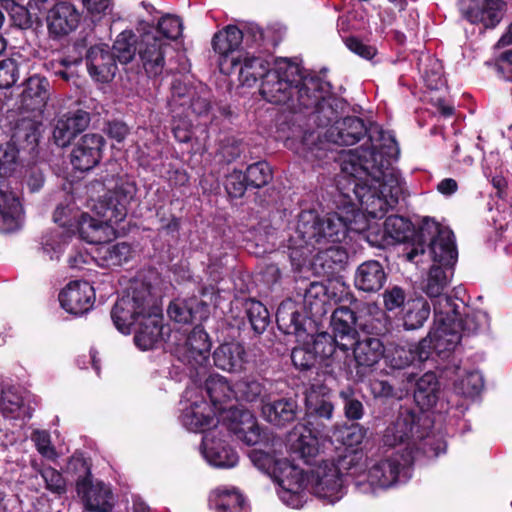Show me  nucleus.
I'll return each mask as SVG.
<instances>
[{
	"mask_svg": "<svg viewBox=\"0 0 512 512\" xmlns=\"http://www.w3.org/2000/svg\"><path fill=\"white\" fill-rule=\"evenodd\" d=\"M240 60L237 66L239 69V80L242 85L252 87L256 82L261 79L263 81L266 73L272 66L264 57L256 55L255 52H241L239 51Z\"/></svg>",
	"mask_w": 512,
	"mask_h": 512,
	"instance_id": "2f4dec72",
	"label": "nucleus"
},
{
	"mask_svg": "<svg viewBox=\"0 0 512 512\" xmlns=\"http://www.w3.org/2000/svg\"><path fill=\"white\" fill-rule=\"evenodd\" d=\"M339 396L343 402L346 418L349 420H360L364 415V406L355 396V392L348 387L341 390Z\"/></svg>",
	"mask_w": 512,
	"mask_h": 512,
	"instance_id": "e2e57ef3",
	"label": "nucleus"
},
{
	"mask_svg": "<svg viewBox=\"0 0 512 512\" xmlns=\"http://www.w3.org/2000/svg\"><path fill=\"white\" fill-rule=\"evenodd\" d=\"M246 313L253 330L263 333L270 321L267 308L259 301L249 299L245 302Z\"/></svg>",
	"mask_w": 512,
	"mask_h": 512,
	"instance_id": "5fc2aeb1",
	"label": "nucleus"
},
{
	"mask_svg": "<svg viewBox=\"0 0 512 512\" xmlns=\"http://www.w3.org/2000/svg\"><path fill=\"white\" fill-rule=\"evenodd\" d=\"M136 193L137 187L134 181L119 178L114 189L109 190L104 199L99 202V206L94 207L101 219H95L86 213H82L78 218L75 227L81 239L98 245L107 242L114 235L112 224L125 219L128 207Z\"/></svg>",
	"mask_w": 512,
	"mask_h": 512,
	"instance_id": "20e7f679",
	"label": "nucleus"
},
{
	"mask_svg": "<svg viewBox=\"0 0 512 512\" xmlns=\"http://www.w3.org/2000/svg\"><path fill=\"white\" fill-rule=\"evenodd\" d=\"M192 390L187 389L185 392L186 401H182L183 409L180 416L182 425L192 432H204L210 426L216 427L215 414L209 404L201 400L191 401Z\"/></svg>",
	"mask_w": 512,
	"mask_h": 512,
	"instance_id": "2eb2a0df",
	"label": "nucleus"
},
{
	"mask_svg": "<svg viewBox=\"0 0 512 512\" xmlns=\"http://www.w3.org/2000/svg\"><path fill=\"white\" fill-rule=\"evenodd\" d=\"M369 141L370 147L341 156L335 211L322 217L315 210H303L298 215L295 235L290 239L291 259L308 261L317 274L328 276L341 269L348 254L339 243L349 233L372 234L368 216L382 218L403 193L400 173L392 166L400 152L394 134L374 127Z\"/></svg>",
	"mask_w": 512,
	"mask_h": 512,
	"instance_id": "f257e3e1",
	"label": "nucleus"
},
{
	"mask_svg": "<svg viewBox=\"0 0 512 512\" xmlns=\"http://www.w3.org/2000/svg\"><path fill=\"white\" fill-rule=\"evenodd\" d=\"M132 247L126 242H104L96 248L95 261L102 267L120 266L132 257Z\"/></svg>",
	"mask_w": 512,
	"mask_h": 512,
	"instance_id": "e433bc0d",
	"label": "nucleus"
},
{
	"mask_svg": "<svg viewBox=\"0 0 512 512\" xmlns=\"http://www.w3.org/2000/svg\"><path fill=\"white\" fill-rule=\"evenodd\" d=\"M190 108L199 117L211 114V124H217L219 118L227 117L229 114L228 109L224 106H211L209 92L203 87L199 92H194L191 95Z\"/></svg>",
	"mask_w": 512,
	"mask_h": 512,
	"instance_id": "c03bdc74",
	"label": "nucleus"
},
{
	"mask_svg": "<svg viewBox=\"0 0 512 512\" xmlns=\"http://www.w3.org/2000/svg\"><path fill=\"white\" fill-rule=\"evenodd\" d=\"M242 32L244 36L242 41L245 46L255 49V52L269 51L276 46V42L270 39V30H263L257 25H250Z\"/></svg>",
	"mask_w": 512,
	"mask_h": 512,
	"instance_id": "09e8293b",
	"label": "nucleus"
},
{
	"mask_svg": "<svg viewBox=\"0 0 512 512\" xmlns=\"http://www.w3.org/2000/svg\"><path fill=\"white\" fill-rule=\"evenodd\" d=\"M162 320V309L159 307L152 309L144 320L137 323L139 328L136 330L134 342L139 349L150 350L160 341L163 328Z\"/></svg>",
	"mask_w": 512,
	"mask_h": 512,
	"instance_id": "c756f323",
	"label": "nucleus"
},
{
	"mask_svg": "<svg viewBox=\"0 0 512 512\" xmlns=\"http://www.w3.org/2000/svg\"><path fill=\"white\" fill-rule=\"evenodd\" d=\"M49 99V82L46 78L34 75L25 83L21 94V106L27 111L35 113L39 117Z\"/></svg>",
	"mask_w": 512,
	"mask_h": 512,
	"instance_id": "cd10ccee",
	"label": "nucleus"
},
{
	"mask_svg": "<svg viewBox=\"0 0 512 512\" xmlns=\"http://www.w3.org/2000/svg\"><path fill=\"white\" fill-rule=\"evenodd\" d=\"M74 230L54 228L41 237V250L50 260L59 259Z\"/></svg>",
	"mask_w": 512,
	"mask_h": 512,
	"instance_id": "37998d69",
	"label": "nucleus"
},
{
	"mask_svg": "<svg viewBox=\"0 0 512 512\" xmlns=\"http://www.w3.org/2000/svg\"><path fill=\"white\" fill-rule=\"evenodd\" d=\"M40 126V120L23 118L17 125L13 138L17 140L24 138L29 144H36L40 135Z\"/></svg>",
	"mask_w": 512,
	"mask_h": 512,
	"instance_id": "69168bd1",
	"label": "nucleus"
},
{
	"mask_svg": "<svg viewBox=\"0 0 512 512\" xmlns=\"http://www.w3.org/2000/svg\"><path fill=\"white\" fill-rule=\"evenodd\" d=\"M0 408L7 418H30L29 409L24 405L23 398L14 387L5 388L2 391Z\"/></svg>",
	"mask_w": 512,
	"mask_h": 512,
	"instance_id": "49530a36",
	"label": "nucleus"
},
{
	"mask_svg": "<svg viewBox=\"0 0 512 512\" xmlns=\"http://www.w3.org/2000/svg\"><path fill=\"white\" fill-rule=\"evenodd\" d=\"M205 388L215 412H219L221 415L224 414L228 408L222 405L227 401L235 399L234 385H230L224 376L212 374L206 380Z\"/></svg>",
	"mask_w": 512,
	"mask_h": 512,
	"instance_id": "4c0bfd02",
	"label": "nucleus"
},
{
	"mask_svg": "<svg viewBox=\"0 0 512 512\" xmlns=\"http://www.w3.org/2000/svg\"><path fill=\"white\" fill-rule=\"evenodd\" d=\"M32 466L41 475L47 490L59 495L65 493L66 481L59 471L52 467L40 469L35 462H32Z\"/></svg>",
	"mask_w": 512,
	"mask_h": 512,
	"instance_id": "680f3d73",
	"label": "nucleus"
},
{
	"mask_svg": "<svg viewBox=\"0 0 512 512\" xmlns=\"http://www.w3.org/2000/svg\"><path fill=\"white\" fill-rule=\"evenodd\" d=\"M77 492L89 510L109 512L112 509L111 491L102 482L93 483L89 477H85L77 482Z\"/></svg>",
	"mask_w": 512,
	"mask_h": 512,
	"instance_id": "393cba45",
	"label": "nucleus"
},
{
	"mask_svg": "<svg viewBox=\"0 0 512 512\" xmlns=\"http://www.w3.org/2000/svg\"><path fill=\"white\" fill-rule=\"evenodd\" d=\"M430 357L428 339H422L417 344H392L384 353L387 366L394 370L405 369L416 361L424 362Z\"/></svg>",
	"mask_w": 512,
	"mask_h": 512,
	"instance_id": "f3484780",
	"label": "nucleus"
},
{
	"mask_svg": "<svg viewBox=\"0 0 512 512\" xmlns=\"http://www.w3.org/2000/svg\"><path fill=\"white\" fill-rule=\"evenodd\" d=\"M368 130L364 121L355 116L345 117L328 128L325 132L319 129L306 131L298 151L308 161L333 159L332 145H354Z\"/></svg>",
	"mask_w": 512,
	"mask_h": 512,
	"instance_id": "423d86ee",
	"label": "nucleus"
},
{
	"mask_svg": "<svg viewBox=\"0 0 512 512\" xmlns=\"http://www.w3.org/2000/svg\"><path fill=\"white\" fill-rule=\"evenodd\" d=\"M90 123L89 113L75 109L59 113L54 119L53 140L59 147L68 146L77 135L82 133Z\"/></svg>",
	"mask_w": 512,
	"mask_h": 512,
	"instance_id": "dca6fc26",
	"label": "nucleus"
},
{
	"mask_svg": "<svg viewBox=\"0 0 512 512\" xmlns=\"http://www.w3.org/2000/svg\"><path fill=\"white\" fill-rule=\"evenodd\" d=\"M59 302L66 312L82 315L94 305V288L86 281H71L59 293Z\"/></svg>",
	"mask_w": 512,
	"mask_h": 512,
	"instance_id": "a211bd4d",
	"label": "nucleus"
},
{
	"mask_svg": "<svg viewBox=\"0 0 512 512\" xmlns=\"http://www.w3.org/2000/svg\"><path fill=\"white\" fill-rule=\"evenodd\" d=\"M356 316L348 307L341 306L334 310L331 316L333 337L342 351H346L357 339Z\"/></svg>",
	"mask_w": 512,
	"mask_h": 512,
	"instance_id": "b1692460",
	"label": "nucleus"
},
{
	"mask_svg": "<svg viewBox=\"0 0 512 512\" xmlns=\"http://www.w3.org/2000/svg\"><path fill=\"white\" fill-rule=\"evenodd\" d=\"M176 340L174 353L177 358L191 368L204 367L209 361L211 343L208 334L199 326L189 334L174 333Z\"/></svg>",
	"mask_w": 512,
	"mask_h": 512,
	"instance_id": "f8f14e48",
	"label": "nucleus"
},
{
	"mask_svg": "<svg viewBox=\"0 0 512 512\" xmlns=\"http://www.w3.org/2000/svg\"><path fill=\"white\" fill-rule=\"evenodd\" d=\"M262 416L275 426H284L296 417L297 405L292 399H279L262 405Z\"/></svg>",
	"mask_w": 512,
	"mask_h": 512,
	"instance_id": "ea45409f",
	"label": "nucleus"
},
{
	"mask_svg": "<svg viewBox=\"0 0 512 512\" xmlns=\"http://www.w3.org/2000/svg\"><path fill=\"white\" fill-rule=\"evenodd\" d=\"M201 454L208 464L217 468H232L239 461L237 452L227 444L223 430L219 426L204 434Z\"/></svg>",
	"mask_w": 512,
	"mask_h": 512,
	"instance_id": "ddd939ff",
	"label": "nucleus"
},
{
	"mask_svg": "<svg viewBox=\"0 0 512 512\" xmlns=\"http://www.w3.org/2000/svg\"><path fill=\"white\" fill-rule=\"evenodd\" d=\"M138 42L139 40L131 31L121 32L117 36L113 44V52H111L115 60L117 59L120 63L130 62L138 51Z\"/></svg>",
	"mask_w": 512,
	"mask_h": 512,
	"instance_id": "8fccbe9b",
	"label": "nucleus"
},
{
	"mask_svg": "<svg viewBox=\"0 0 512 512\" xmlns=\"http://www.w3.org/2000/svg\"><path fill=\"white\" fill-rule=\"evenodd\" d=\"M214 365L226 372H240L246 363V352L238 342L219 345L213 352Z\"/></svg>",
	"mask_w": 512,
	"mask_h": 512,
	"instance_id": "473e14b6",
	"label": "nucleus"
},
{
	"mask_svg": "<svg viewBox=\"0 0 512 512\" xmlns=\"http://www.w3.org/2000/svg\"><path fill=\"white\" fill-rule=\"evenodd\" d=\"M243 32L236 26L229 25L216 33L212 40L214 51L219 54V68L221 72L230 74L240 60L237 48L243 40Z\"/></svg>",
	"mask_w": 512,
	"mask_h": 512,
	"instance_id": "4468645a",
	"label": "nucleus"
},
{
	"mask_svg": "<svg viewBox=\"0 0 512 512\" xmlns=\"http://www.w3.org/2000/svg\"><path fill=\"white\" fill-rule=\"evenodd\" d=\"M24 222V209L19 196L12 191L0 190V232L11 233Z\"/></svg>",
	"mask_w": 512,
	"mask_h": 512,
	"instance_id": "bb28decb",
	"label": "nucleus"
},
{
	"mask_svg": "<svg viewBox=\"0 0 512 512\" xmlns=\"http://www.w3.org/2000/svg\"><path fill=\"white\" fill-rule=\"evenodd\" d=\"M159 307L149 287L136 282L118 298L112 308L111 318L119 332L130 334L133 325L144 320L152 309Z\"/></svg>",
	"mask_w": 512,
	"mask_h": 512,
	"instance_id": "6e6552de",
	"label": "nucleus"
},
{
	"mask_svg": "<svg viewBox=\"0 0 512 512\" xmlns=\"http://www.w3.org/2000/svg\"><path fill=\"white\" fill-rule=\"evenodd\" d=\"M245 176L249 186L261 188L272 180V170L267 162L259 161L248 166Z\"/></svg>",
	"mask_w": 512,
	"mask_h": 512,
	"instance_id": "4d7b16f0",
	"label": "nucleus"
},
{
	"mask_svg": "<svg viewBox=\"0 0 512 512\" xmlns=\"http://www.w3.org/2000/svg\"><path fill=\"white\" fill-rule=\"evenodd\" d=\"M313 494L326 504H335L346 493L343 475L333 461H322L309 477Z\"/></svg>",
	"mask_w": 512,
	"mask_h": 512,
	"instance_id": "9d476101",
	"label": "nucleus"
},
{
	"mask_svg": "<svg viewBox=\"0 0 512 512\" xmlns=\"http://www.w3.org/2000/svg\"><path fill=\"white\" fill-rule=\"evenodd\" d=\"M430 305L423 297L409 300L403 308L402 321L405 330L421 328L430 315Z\"/></svg>",
	"mask_w": 512,
	"mask_h": 512,
	"instance_id": "a19ab883",
	"label": "nucleus"
},
{
	"mask_svg": "<svg viewBox=\"0 0 512 512\" xmlns=\"http://www.w3.org/2000/svg\"><path fill=\"white\" fill-rule=\"evenodd\" d=\"M315 75L305 74L298 62L290 58H277L273 61L261 81L260 94L269 103L286 105L292 111L300 107L299 92L306 94L303 89L306 80Z\"/></svg>",
	"mask_w": 512,
	"mask_h": 512,
	"instance_id": "39448f33",
	"label": "nucleus"
},
{
	"mask_svg": "<svg viewBox=\"0 0 512 512\" xmlns=\"http://www.w3.org/2000/svg\"><path fill=\"white\" fill-rule=\"evenodd\" d=\"M305 316L300 312L298 305L291 299L283 301L276 312L278 328L285 334L302 337Z\"/></svg>",
	"mask_w": 512,
	"mask_h": 512,
	"instance_id": "72a5a7b5",
	"label": "nucleus"
},
{
	"mask_svg": "<svg viewBox=\"0 0 512 512\" xmlns=\"http://www.w3.org/2000/svg\"><path fill=\"white\" fill-rule=\"evenodd\" d=\"M483 388V379L479 372H466L460 379L454 383V389L458 394L465 397H474L480 393Z\"/></svg>",
	"mask_w": 512,
	"mask_h": 512,
	"instance_id": "6e6d98bb",
	"label": "nucleus"
},
{
	"mask_svg": "<svg viewBox=\"0 0 512 512\" xmlns=\"http://www.w3.org/2000/svg\"><path fill=\"white\" fill-rule=\"evenodd\" d=\"M140 26L146 27V30L152 31L155 35L162 34L164 40H175L182 34L183 24L179 17L174 15H165L159 22L157 27H152L147 24H141Z\"/></svg>",
	"mask_w": 512,
	"mask_h": 512,
	"instance_id": "864d4df0",
	"label": "nucleus"
},
{
	"mask_svg": "<svg viewBox=\"0 0 512 512\" xmlns=\"http://www.w3.org/2000/svg\"><path fill=\"white\" fill-rule=\"evenodd\" d=\"M434 309V323H456L458 305L445 293L430 298Z\"/></svg>",
	"mask_w": 512,
	"mask_h": 512,
	"instance_id": "3c124183",
	"label": "nucleus"
},
{
	"mask_svg": "<svg viewBox=\"0 0 512 512\" xmlns=\"http://www.w3.org/2000/svg\"><path fill=\"white\" fill-rule=\"evenodd\" d=\"M303 89L308 91L303 94V90H300L298 111L312 109L313 121L318 123V129L323 132L321 127L337 121L339 109L342 108L343 103L331 95L330 85L317 76L308 78Z\"/></svg>",
	"mask_w": 512,
	"mask_h": 512,
	"instance_id": "1a4fd4ad",
	"label": "nucleus"
},
{
	"mask_svg": "<svg viewBox=\"0 0 512 512\" xmlns=\"http://www.w3.org/2000/svg\"><path fill=\"white\" fill-rule=\"evenodd\" d=\"M306 416L330 420L333 417L334 405L331 402L330 389L322 384H313L309 387L305 397ZM311 425L310 420L307 421Z\"/></svg>",
	"mask_w": 512,
	"mask_h": 512,
	"instance_id": "c85d7f7f",
	"label": "nucleus"
},
{
	"mask_svg": "<svg viewBox=\"0 0 512 512\" xmlns=\"http://www.w3.org/2000/svg\"><path fill=\"white\" fill-rule=\"evenodd\" d=\"M290 451L310 463L319 453V440L306 424H297L288 434Z\"/></svg>",
	"mask_w": 512,
	"mask_h": 512,
	"instance_id": "a878e982",
	"label": "nucleus"
},
{
	"mask_svg": "<svg viewBox=\"0 0 512 512\" xmlns=\"http://www.w3.org/2000/svg\"><path fill=\"white\" fill-rule=\"evenodd\" d=\"M429 241V252L433 265L453 268L458 258L453 232L433 219H426L417 235V243L405 252L408 261L418 263L417 257L425 251L424 242Z\"/></svg>",
	"mask_w": 512,
	"mask_h": 512,
	"instance_id": "0eeeda50",
	"label": "nucleus"
},
{
	"mask_svg": "<svg viewBox=\"0 0 512 512\" xmlns=\"http://www.w3.org/2000/svg\"><path fill=\"white\" fill-rule=\"evenodd\" d=\"M86 63L90 76L98 82H109L116 74V60L105 44L91 47L86 55Z\"/></svg>",
	"mask_w": 512,
	"mask_h": 512,
	"instance_id": "4be33fe9",
	"label": "nucleus"
},
{
	"mask_svg": "<svg viewBox=\"0 0 512 512\" xmlns=\"http://www.w3.org/2000/svg\"><path fill=\"white\" fill-rule=\"evenodd\" d=\"M291 360L294 366L300 370L310 369L317 361L316 354L309 345L294 348L291 353Z\"/></svg>",
	"mask_w": 512,
	"mask_h": 512,
	"instance_id": "774afa93",
	"label": "nucleus"
},
{
	"mask_svg": "<svg viewBox=\"0 0 512 512\" xmlns=\"http://www.w3.org/2000/svg\"><path fill=\"white\" fill-rule=\"evenodd\" d=\"M209 506L215 512H248L249 507L242 493L233 486H219L209 496Z\"/></svg>",
	"mask_w": 512,
	"mask_h": 512,
	"instance_id": "7c9ffc66",
	"label": "nucleus"
},
{
	"mask_svg": "<svg viewBox=\"0 0 512 512\" xmlns=\"http://www.w3.org/2000/svg\"><path fill=\"white\" fill-rule=\"evenodd\" d=\"M19 150L15 143L0 145V177L12 175L18 167Z\"/></svg>",
	"mask_w": 512,
	"mask_h": 512,
	"instance_id": "bf43d9fd",
	"label": "nucleus"
},
{
	"mask_svg": "<svg viewBox=\"0 0 512 512\" xmlns=\"http://www.w3.org/2000/svg\"><path fill=\"white\" fill-rule=\"evenodd\" d=\"M439 382L433 372L425 373L416 382L414 399L422 410L433 407L438 399Z\"/></svg>",
	"mask_w": 512,
	"mask_h": 512,
	"instance_id": "79ce46f5",
	"label": "nucleus"
},
{
	"mask_svg": "<svg viewBox=\"0 0 512 512\" xmlns=\"http://www.w3.org/2000/svg\"><path fill=\"white\" fill-rule=\"evenodd\" d=\"M420 70L423 74V80L429 89L438 90L445 85L443 66L438 59L430 56L421 59Z\"/></svg>",
	"mask_w": 512,
	"mask_h": 512,
	"instance_id": "603ef678",
	"label": "nucleus"
},
{
	"mask_svg": "<svg viewBox=\"0 0 512 512\" xmlns=\"http://www.w3.org/2000/svg\"><path fill=\"white\" fill-rule=\"evenodd\" d=\"M223 426L246 445L264 448L249 452L252 464L276 484L279 499L288 507L299 509L306 502L303 471L284 457L285 444L280 437L262 434L255 416L247 409L229 407L221 415Z\"/></svg>",
	"mask_w": 512,
	"mask_h": 512,
	"instance_id": "7ed1b4c3",
	"label": "nucleus"
},
{
	"mask_svg": "<svg viewBox=\"0 0 512 512\" xmlns=\"http://www.w3.org/2000/svg\"><path fill=\"white\" fill-rule=\"evenodd\" d=\"M235 399L247 402L256 401L263 392L262 384L251 377L239 380L235 385Z\"/></svg>",
	"mask_w": 512,
	"mask_h": 512,
	"instance_id": "13d9d810",
	"label": "nucleus"
},
{
	"mask_svg": "<svg viewBox=\"0 0 512 512\" xmlns=\"http://www.w3.org/2000/svg\"><path fill=\"white\" fill-rule=\"evenodd\" d=\"M327 288L323 283L312 282L305 290L303 305L311 316H319L326 312Z\"/></svg>",
	"mask_w": 512,
	"mask_h": 512,
	"instance_id": "de8ad7c7",
	"label": "nucleus"
},
{
	"mask_svg": "<svg viewBox=\"0 0 512 512\" xmlns=\"http://www.w3.org/2000/svg\"><path fill=\"white\" fill-rule=\"evenodd\" d=\"M104 138L100 134L83 135L73 146L70 154L72 166L79 171H89L101 160Z\"/></svg>",
	"mask_w": 512,
	"mask_h": 512,
	"instance_id": "6ab92c4d",
	"label": "nucleus"
},
{
	"mask_svg": "<svg viewBox=\"0 0 512 512\" xmlns=\"http://www.w3.org/2000/svg\"><path fill=\"white\" fill-rule=\"evenodd\" d=\"M79 20L80 15L75 7L67 2L55 4L46 17L49 34L55 38L68 35L75 30Z\"/></svg>",
	"mask_w": 512,
	"mask_h": 512,
	"instance_id": "5701e85b",
	"label": "nucleus"
},
{
	"mask_svg": "<svg viewBox=\"0 0 512 512\" xmlns=\"http://www.w3.org/2000/svg\"><path fill=\"white\" fill-rule=\"evenodd\" d=\"M383 444L388 447L403 445L400 450L384 455L364 457L354 452L342 460V466L351 477L355 489L366 495L377 493L406 482L410 477V463L414 449L422 450L428 457L439 456L445 452L444 441L435 443L429 435L419 428L417 415L409 410L400 412L396 420L389 425L383 435Z\"/></svg>",
	"mask_w": 512,
	"mask_h": 512,
	"instance_id": "f03ea898",
	"label": "nucleus"
},
{
	"mask_svg": "<svg viewBox=\"0 0 512 512\" xmlns=\"http://www.w3.org/2000/svg\"><path fill=\"white\" fill-rule=\"evenodd\" d=\"M452 269L444 266L433 265L421 284L423 292L429 297L439 296L444 293L452 277Z\"/></svg>",
	"mask_w": 512,
	"mask_h": 512,
	"instance_id": "a18cd8bd",
	"label": "nucleus"
},
{
	"mask_svg": "<svg viewBox=\"0 0 512 512\" xmlns=\"http://www.w3.org/2000/svg\"><path fill=\"white\" fill-rule=\"evenodd\" d=\"M366 429L359 424L345 426L338 431L337 440L347 447H355L362 443Z\"/></svg>",
	"mask_w": 512,
	"mask_h": 512,
	"instance_id": "338daca9",
	"label": "nucleus"
},
{
	"mask_svg": "<svg viewBox=\"0 0 512 512\" xmlns=\"http://www.w3.org/2000/svg\"><path fill=\"white\" fill-rule=\"evenodd\" d=\"M386 281V273L376 260H368L358 266L354 282L356 288L364 292L379 291Z\"/></svg>",
	"mask_w": 512,
	"mask_h": 512,
	"instance_id": "f704fd0d",
	"label": "nucleus"
},
{
	"mask_svg": "<svg viewBox=\"0 0 512 512\" xmlns=\"http://www.w3.org/2000/svg\"><path fill=\"white\" fill-rule=\"evenodd\" d=\"M350 347H353L357 375L360 378L370 372L384 358V344L376 337L365 336L361 339H356Z\"/></svg>",
	"mask_w": 512,
	"mask_h": 512,
	"instance_id": "aec40b11",
	"label": "nucleus"
},
{
	"mask_svg": "<svg viewBox=\"0 0 512 512\" xmlns=\"http://www.w3.org/2000/svg\"><path fill=\"white\" fill-rule=\"evenodd\" d=\"M140 38L138 42V55L142 66L149 77L162 74L166 65V57L175 51L170 42L155 35L154 32L140 26Z\"/></svg>",
	"mask_w": 512,
	"mask_h": 512,
	"instance_id": "9b49d317",
	"label": "nucleus"
},
{
	"mask_svg": "<svg viewBox=\"0 0 512 512\" xmlns=\"http://www.w3.org/2000/svg\"><path fill=\"white\" fill-rule=\"evenodd\" d=\"M457 324H459L458 329L460 333L474 334L487 326L488 315L484 311L477 310L467 313L462 319L459 317L458 313L456 317V325Z\"/></svg>",
	"mask_w": 512,
	"mask_h": 512,
	"instance_id": "052dcab7",
	"label": "nucleus"
},
{
	"mask_svg": "<svg viewBox=\"0 0 512 512\" xmlns=\"http://www.w3.org/2000/svg\"><path fill=\"white\" fill-rule=\"evenodd\" d=\"M503 4L501 0H483L480 5L466 8L463 2L461 10L471 23H482L485 28H493L501 20Z\"/></svg>",
	"mask_w": 512,
	"mask_h": 512,
	"instance_id": "c9c22d12",
	"label": "nucleus"
},
{
	"mask_svg": "<svg viewBox=\"0 0 512 512\" xmlns=\"http://www.w3.org/2000/svg\"><path fill=\"white\" fill-rule=\"evenodd\" d=\"M456 323H434L429 334L424 339H428L431 355L435 352L439 357L446 358L454 351L461 340V333Z\"/></svg>",
	"mask_w": 512,
	"mask_h": 512,
	"instance_id": "412c9836",
	"label": "nucleus"
},
{
	"mask_svg": "<svg viewBox=\"0 0 512 512\" xmlns=\"http://www.w3.org/2000/svg\"><path fill=\"white\" fill-rule=\"evenodd\" d=\"M312 351L316 354V359H329L336 353L338 345L335 341V337L328 333H319L313 340Z\"/></svg>",
	"mask_w": 512,
	"mask_h": 512,
	"instance_id": "0e129e2a",
	"label": "nucleus"
},
{
	"mask_svg": "<svg viewBox=\"0 0 512 512\" xmlns=\"http://www.w3.org/2000/svg\"><path fill=\"white\" fill-rule=\"evenodd\" d=\"M411 223L401 216H389L384 222V228L380 239H376L374 243L381 244L385 242L391 244L393 242H406L410 238L417 239Z\"/></svg>",
	"mask_w": 512,
	"mask_h": 512,
	"instance_id": "58836bf2",
	"label": "nucleus"
}]
</instances>
